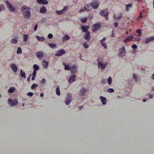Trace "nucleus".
I'll return each instance as SVG.
<instances>
[{"label":"nucleus","instance_id":"f257e3e1","mask_svg":"<svg viewBox=\"0 0 154 154\" xmlns=\"http://www.w3.org/2000/svg\"><path fill=\"white\" fill-rule=\"evenodd\" d=\"M99 6V3L98 1L93 2L92 3L88 4L87 5L85 6L84 10H89L88 9V7L90 8V7H92L94 9H97Z\"/></svg>","mask_w":154,"mask_h":154},{"label":"nucleus","instance_id":"f03ea898","mask_svg":"<svg viewBox=\"0 0 154 154\" xmlns=\"http://www.w3.org/2000/svg\"><path fill=\"white\" fill-rule=\"evenodd\" d=\"M37 2L39 4L45 5L48 3V2L47 0H37Z\"/></svg>","mask_w":154,"mask_h":154},{"label":"nucleus","instance_id":"7ed1b4c3","mask_svg":"<svg viewBox=\"0 0 154 154\" xmlns=\"http://www.w3.org/2000/svg\"><path fill=\"white\" fill-rule=\"evenodd\" d=\"M6 4L7 6V8L9 9V10H14L11 4L8 1H6Z\"/></svg>","mask_w":154,"mask_h":154},{"label":"nucleus","instance_id":"20e7f679","mask_svg":"<svg viewBox=\"0 0 154 154\" xmlns=\"http://www.w3.org/2000/svg\"><path fill=\"white\" fill-rule=\"evenodd\" d=\"M21 10H30V8L27 6L23 5L21 7Z\"/></svg>","mask_w":154,"mask_h":154},{"label":"nucleus","instance_id":"39448f33","mask_svg":"<svg viewBox=\"0 0 154 154\" xmlns=\"http://www.w3.org/2000/svg\"><path fill=\"white\" fill-rule=\"evenodd\" d=\"M132 6V5L131 4H129L126 5L125 10H128Z\"/></svg>","mask_w":154,"mask_h":154},{"label":"nucleus","instance_id":"423d86ee","mask_svg":"<svg viewBox=\"0 0 154 154\" xmlns=\"http://www.w3.org/2000/svg\"><path fill=\"white\" fill-rule=\"evenodd\" d=\"M39 10H46V9L44 6H43L40 8Z\"/></svg>","mask_w":154,"mask_h":154},{"label":"nucleus","instance_id":"0eeeda50","mask_svg":"<svg viewBox=\"0 0 154 154\" xmlns=\"http://www.w3.org/2000/svg\"><path fill=\"white\" fill-rule=\"evenodd\" d=\"M68 6H64L62 10H67V9L68 8Z\"/></svg>","mask_w":154,"mask_h":154},{"label":"nucleus","instance_id":"6e6552de","mask_svg":"<svg viewBox=\"0 0 154 154\" xmlns=\"http://www.w3.org/2000/svg\"><path fill=\"white\" fill-rule=\"evenodd\" d=\"M0 10H2V9H1V8H0Z\"/></svg>","mask_w":154,"mask_h":154}]
</instances>
